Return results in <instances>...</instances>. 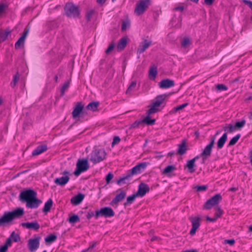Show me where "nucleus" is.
I'll use <instances>...</instances> for the list:
<instances>
[{"label": "nucleus", "mask_w": 252, "mask_h": 252, "mask_svg": "<svg viewBox=\"0 0 252 252\" xmlns=\"http://www.w3.org/2000/svg\"><path fill=\"white\" fill-rule=\"evenodd\" d=\"M24 214V209L22 208H17L12 211L5 212L0 218V226L12 224L14 220L21 218Z\"/></svg>", "instance_id": "1"}, {"label": "nucleus", "mask_w": 252, "mask_h": 252, "mask_svg": "<svg viewBox=\"0 0 252 252\" xmlns=\"http://www.w3.org/2000/svg\"><path fill=\"white\" fill-rule=\"evenodd\" d=\"M106 156V154L104 149H95L90 154V160L94 163H98L104 160Z\"/></svg>", "instance_id": "2"}, {"label": "nucleus", "mask_w": 252, "mask_h": 252, "mask_svg": "<svg viewBox=\"0 0 252 252\" xmlns=\"http://www.w3.org/2000/svg\"><path fill=\"white\" fill-rule=\"evenodd\" d=\"M64 11L65 15L68 17L76 18L79 17L80 11L78 7L72 3L69 2L66 4L64 7Z\"/></svg>", "instance_id": "3"}, {"label": "nucleus", "mask_w": 252, "mask_h": 252, "mask_svg": "<svg viewBox=\"0 0 252 252\" xmlns=\"http://www.w3.org/2000/svg\"><path fill=\"white\" fill-rule=\"evenodd\" d=\"M215 136L212 138L209 143L205 147L202 153L199 156V158H202V160L203 163L211 155L212 149L215 144Z\"/></svg>", "instance_id": "4"}, {"label": "nucleus", "mask_w": 252, "mask_h": 252, "mask_svg": "<svg viewBox=\"0 0 252 252\" xmlns=\"http://www.w3.org/2000/svg\"><path fill=\"white\" fill-rule=\"evenodd\" d=\"M150 4V0H139L134 9V13L137 16L143 14Z\"/></svg>", "instance_id": "5"}, {"label": "nucleus", "mask_w": 252, "mask_h": 252, "mask_svg": "<svg viewBox=\"0 0 252 252\" xmlns=\"http://www.w3.org/2000/svg\"><path fill=\"white\" fill-rule=\"evenodd\" d=\"M89 168L88 161L86 159H79L76 163V169L73 173H81L86 171Z\"/></svg>", "instance_id": "6"}, {"label": "nucleus", "mask_w": 252, "mask_h": 252, "mask_svg": "<svg viewBox=\"0 0 252 252\" xmlns=\"http://www.w3.org/2000/svg\"><path fill=\"white\" fill-rule=\"evenodd\" d=\"M115 213L113 209L108 207L102 208L100 210L96 211L95 212V218L97 219L99 217H104L105 218H109L113 217Z\"/></svg>", "instance_id": "7"}, {"label": "nucleus", "mask_w": 252, "mask_h": 252, "mask_svg": "<svg viewBox=\"0 0 252 252\" xmlns=\"http://www.w3.org/2000/svg\"><path fill=\"white\" fill-rule=\"evenodd\" d=\"M35 191L32 189H27L22 191L19 195V199L22 202H28L32 197L36 196Z\"/></svg>", "instance_id": "8"}, {"label": "nucleus", "mask_w": 252, "mask_h": 252, "mask_svg": "<svg viewBox=\"0 0 252 252\" xmlns=\"http://www.w3.org/2000/svg\"><path fill=\"white\" fill-rule=\"evenodd\" d=\"M221 199V196L220 194H217L206 202L204 205V208L209 210L213 206L218 204Z\"/></svg>", "instance_id": "9"}, {"label": "nucleus", "mask_w": 252, "mask_h": 252, "mask_svg": "<svg viewBox=\"0 0 252 252\" xmlns=\"http://www.w3.org/2000/svg\"><path fill=\"white\" fill-rule=\"evenodd\" d=\"M189 220L191 222L192 228L189 232V234L193 236L195 234L196 230L199 228L200 223V218L199 217H190Z\"/></svg>", "instance_id": "10"}, {"label": "nucleus", "mask_w": 252, "mask_h": 252, "mask_svg": "<svg viewBox=\"0 0 252 252\" xmlns=\"http://www.w3.org/2000/svg\"><path fill=\"white\" fill-rule=\"evenodd\" d=\"M150 188L149 186L145 183H141L139 185L138 190L135 193L138 197H143L146 193L148 192Z\"/></svg>", "instance_id": "11"}, {"label": "nucleus", "mask_w": 252, "mask_h": 252, "mask_svg": "<svg viewBox=\"0 0 252 252\" xmlns=\"http://www.w3.org/2000/svg\"><path fill=\"white\" fill-rule=\"evenodd\" d=\"M40 238L37 237L34 239H31L28 241V247L31 252L36 251L39 246Z\"/></svg>", "instance_id": "12"}, {"label": "nucleus", "mask_w": 252, "mask_h": 252, "mask_svg": "<svg viewBox=\"0 0 252 252\" xmlns=\"http://www.w3.org/2000/svg\"><path fill=\"white\" fill-rule=\"evenodd\" d=\"M84 105L81 102H78L75 105L74 109L72 112V117L73 118L78 117L80 114L83 112Z\"/></svg>", "instance_id": "13"}, {"label": "nucleus", "mask_w": 252, "mask_h": 252, "mask_svg": "<svg viewBox=\"0 0 252 252\" xmlns=\"http://www.w3.org/2000/svg\"><path fill=\"white\" fill-rule=\"evenodd\" d=\"M41 202L40 200L36 198V196H34L26 203V206L29 208H36Z\"/></svg>", "instance_id": "14"}, {"label": "nucleus", "mask_w": 252, "mask_h": 252, "mask_svg": "<svg viewBox=\"0 0 252 252\" xmlns=\"http://www.w3.org/2000/svg\"><path fill=\"white\" fill-rule=\"evenodd\" d=\"M199 158V156H197L194 157L193 158L187 161L186 167L188 169V170L190 173H193L195 172V161L196 160Z\"/></svg>", "instance_id": "15"}, {"label": "nucleus", "mask_w": 252, "mask_h": 252, "mask_svg": "<svg viewBox=\"0 0 252 252\" xmlns=\"http://www.w3.org/2000/svg\"><path fill=\"white\" fill-rule=\"evenodd\" d=\"M147 166L146 162H142L136 165L129 171V173H140L144 171Z\"/></svg>", "instance_id": "16"}, {"label": "nucleus", "mask_w": 252, "mask_h": 252, "mask_svg": "<svg viewBox=\"0 0 252 252\" xmlns=\"http://www.w3.org/2000/svg\"><path fill=\"white\" fill-rule=\"evenodd\" d=\"M175 85L174 81L173 80L166 79L162 80L159 83V87L161 89H167L172 87H173Z\"/></svg>", "instance_id": "17"}, {"label": "nucleus", "mask_w": 252, "mask_h": 252, "mask_svg": "<svg viewBox=\"0 0 252 252\" xmlns=\"http://www.w3.org/2000/svg\"><path fill=\"white\" fill-rule=\"evenodd\" d=\"M21 225L24 227H26L28 229H33L35 230H38L40 225L36 221H32L31 222H23L21 223Z\"/></svg>", "instance_id": "18"}, {"label": "nucleus", "mask_w": 252, "mask_h": 252, "mask_svg": "<svg viewBox=\"0 0 252 252\" xmlns=\"http://www.w3.org/2000/svg\"><path fill=\"white\" fill-rule=\"evenodd\" d=\"M28 31H25L23 32V34L21 37L19 38L18 41L16 42L15 44V47L16 49H19L23 47L24 45L25 39L28 34Z\"/></svg>", "instance_id": "19"}, {"label": "nucleus", "mask_w": 252, "mask_h": 252, "mask_svg": "<svg viewBox=\"0 0 252 252\" xmlns=\"http://www.w3.org/2000/svg\"><path fill=\"white\" fill-rule=\"evenodd\" d=\"M165 98V96L164 94L157 96L156 98L155 102H154L152 105L159 111V108L161 104L163 103Z\"/></svg>", "instance_id": "20"}, {"label": "nucleus", "mask_w": 252, "mask_h": 252, "mask_svg": "<svg viewBox=\"0 0 252 252\" xmlns=\"http://www.w3.org/2000/svg\"><path fill=\"white\" fill-rule=\"evenodd\" d=\"M126 192L124 190H121L119 194H118L115 198H114L111 202V204H117L118 202L122 201L126 197Z\"/></svg>", "instance_id": "21"}, {"label": "nucleus", "mask_w": 252, "mask_h": 252, "mask_svg": "<svg viewBox=\"0 0 252 252\" xmlns=\"http://www.w3.org/2000/svg\"><path fill=\"white\" fill-rule=\"evenodd\" d=\"M151 44V41H148L146 39L144 40L139 46L138 52L140 54L143 53Z\"/></svg>", "instance_id": "22"}, {"label": "nucleus", "mask_w": 252, "mask_h": 252, "mask_svg": "<svg viewBox=\"0 0 252 252\" xmlns=\"http://www.w3.org/2000/svg\"><path fill=\"white\" fill-rule=\"evenodd\" d=\"M187 151V146L186 145V140L184 139L181 143L178 145L177 153L180 155H184Z\"/></svg>", "instance_id": "23"}, {"label": "nucleus", "mask_w": 252, "mask_h": 252, "mask_svg": "<svg viewBox=\"0 0 252 252\" xmlns=\"http://www.w3.org/2000/svg\"><path fill=\"white\" fill-rule=\"evenodd\" d=\"M85 195L82 193H79L71 199V202L72 204H79L84 199Z\"/></svg>", "instance_id": "24"}, {"label": "nucleus", "mask_w": 252, "mask_h": 252, "mask_svg": "<svg viewBox=\"0 0 252 252\" xmlns=\"http://www.w3.org/2000/svg\"><path fill=\"white\" fill-rule=\"evenodd\" d=\"M69 178L67 176H63L61 178H56L54 182L58 185L63 186L65 185L69 181Z\"/></svg>", "instance_id": "25"}, {"label": "nucleus", "mask_w": 252, "mask_h": 252, "mask_svg": "<svg viewBox=\"0 0 252 252\" xmlns=\"http://www.w3.org/2000/svg\"><path fill=\"white\" fill-rule=\"evenodd\" d=\"M47 150V146L46 145H41L37 146L32 152V154L33 156H37Z\"/></svg>", "instance_id": "26"}, {"label": "nucleus", "mask_w": 252, "mask_h": 252, "mask_svg": "<svg viewBox=\"0 0 252 252\" xmlns=\"http://www.w3.org/2000/svg\"><path fill=\"white\" fill-rule=\"evenodd\" d=\"M127 44V38L126 37L122 38L118 42L117 46V50L121 52L123 50Z\"/></svg>", "instance_id": "27"}, {"label": "nucleus", "mask_w": 252, "mask_h": 252, "mask_svg": "<svg viewBox=\"0 0 252 252\" xmlns=\"http://www.w3.org/2000/svg\"><path fill=\"white\" fill-rule=\"evenodd\" d=\"M227 133H224L222 136L219 139L217 142V147L218 149H221L223 147L224 143L227 140Z\"/></svg>", "instance_id": "28"}, {"label": "nucleus", "mask_w": 252, "mask_h": 252, "mask_svg": "<svg viewBox=\"0 0 252 252\" xmlns=\"http://www.w3.org/2000/svg\"><path fill=\"white\" fill-rule=\"evenodd\" d=\"M158 73L157 67L156 66H153L150 68L149 70V76L150 79L154 80Z\"/></svg>", "instance_id": "29"}, {"label": "nucleus", "mask_w": 252, "mask_h": 252, "mask_svg": "<svg viewBox=\"0 0 252 252\" xmlns=\"http://www.w3.org/2000/svg\"><path fill=\"white\" fill-rule=\"evenodd\" d=\"M98 105L99 102H92L86 106V108L88 110H91L93 111H95L97 110Z\"/></svg>", "instance_id": "30"}, {"label": "nucleus", "mask_w": 252, "mask_h": 252, "mask_svg": "<svg viewBox=\"0 0 252 252\" xmlns=\"http://www.w3.org/2000/svg\"><path fill=\"white\" fill-rule=\"evenodd\" d=\"M57 239V236L55 234H51L48 235L45 238V241L46 243L51 244L55 242Z\"/></svg>", "instance_id": "31"}, {"label": "nucleus", "mask_w": 252, "mask_h": 252, "mask_svg": "<svg viewBox=\"0 0 252 252\" xmlns=\"http://www.w3.org/2000/svg\"><path fill=\"white\" fill-rule=\"evenodd\" d=\"M53 205V201L51 199H49L45 203L44 208L43 209V212L47 213L50 211Z\"/></svg>", "instance_id": "32"}, {"label": "nucleus", "mask_w": 252, "mask_h": 252, "mask_svg": "<svg viewBox=\"0 0 252 252\" xmlns=\"http://www.w3.org/2000/svg\"><path fill=\"white\" fill-rule=\"evenodd\" d=\"M147 116L143 120L142 122L148 125H153L155 123L156 120L155 119H151L150 117L151 115H148V113H147Z\"/></svg>", "instance_id": "33"}, {"label": "nucleus", "mask_w": 252, "mask_h": 252, "mask_svg": "<svg viewBox=\"0 0 252 252\" xmlns=\"http://www.w3.org/2000/svg\"><path fill=\"white\" fill-rule=\"evenodd\" d=\"M133 174H128L127 176L124 177L123 178H121L119 180L117 181V184L119 185H122L123 184H127V182L126 181L128 180L129 178Z\"/></svg>", "instance_id": "34"}, {"label": "nucleus", "mask_w": 252, "mask_h": 252, "mask_svg": "<svg viewBox=\"0 0 252 252\" xmlns=\"http://www.w3.org/2000/svg\"><path fill=\"white\" fill-rule=\"evenodd\" d=\"M11 31H6L5 32H0V42L4 41L10 33Z\"/></svg>", "instance_id": "35"}, {"label": "nucleus", "mask_w": 252, "mask_h": 252, "mask_svg": "<svg viewBox=\"0 0 252 252\" xmlns=\"http://www.w3.org/2000/svg\"><path fill=\"white\" fill-rule=\"evenodd\" d=\"M20 75L17 72L14 76L12 81L10 83V85L12 88H14L17 84L19 80Z\"/></svg>", "instance_id": "36"}, {"label": "nucleus", "mask_w": 252, "mask_h": 252, "mask_svg": "<svg viewBox=\"0 0 252 252\" xmlns=\"http://www.w3.org/2000/svg\"><path fill=\"white\" fill-rule=\"evenodd\" d=\"M9 237L12 240V241H13L14 242H18L20 241L19 235L16 233L14 231L11 233Z\"/></svg>", "instance_id": "37"}, {"label": "nucleus", "mask_w": 252, "mask_h": 252, "mask_svg": "<svg viewBox=\"0 0 252 252\" xmlns=\"http://www.w3.org/2000/svg\"><path fill=\"white\" fill-rule=\"evenodd\" d=\"M70 85V81H66L61 90V96H63L64 95L65 91L69 88Z\"/></svg>", "instance_id": "38"}, {"label": "nucleus", "mask_w": 252, "mask_h": 252, "mask_svg": "<svg viewBox=\"0 0 252 252\" xmlns=\"http://www.w3.org/2000/svg\"><path fill=\"white\" fill-rule=\"evenodd\" d=\"M176 169L175 166L173 165H168L164 168L163 173H170L174 171Z\"/></svg>", "instance_id": "39"}, {"label": "nucleus", "mask_w": 252, "mask_h": 252, "mask_svg": "<svg viewBox=\"0 0 252 252\" xmlns=\"http://www.w3.org/2000/svg\"><path fill=\"white\" fill-rule=\"evenodd\" d=\"M136 197H138L136 195V193L133 194V195L128 196L126 199V202L124 203V205H126L127 204H131L133 201L135 200Z\"/></svg>", "instance_id": "40"}, {"label": "nucleus", "mask_w": 252, "mask_h": 252, "mask_svg": "<svg viewBox=\"0 0 252 252\" xmlns=\"http://www.w3.org/2000/svg\"><path fill=\"white\" fill-rule=\"evenodd\" d=\"M95 13V10L94 9L90 10L87 11L86 14V18L87 21H90L91 20L93 15Z\"/></svg>", "instance_id": "41"}, {"label": "nucleus", "mask_w": 252, "mask_h": 252, "mask_svg": "<svg viewBox=\"0 0 252 252\" xmlns=\"http://www.w3.org/2000/svg\"><path fill=\"white\" fill-rule=\"evenodd\" d=\"M190 44V40L188 37L184 38L181 42V46L184 48L188 47Z\"/></svg>", "instance_id": "42"}, {"label": "nucleus", "mask_w": 252, "mask_h": 252, "mask_svg": "<svg viewBox=\"0 0 252 252\" xmlns=\"http://www.w3.org/2000/svg\"><path fill=\"white\" fill-rule=\"evenodd\" d=\"M12 245V240L9 237L6 239V241L4 244L1 246L0 248L4 249L6 250H8V247L11 246Z\"/></svg>", "instance_id": "43"}, {"label": "nucleus", "mask_w": 252, "mask_h": 252, "mask_svg": "<svg viewBox=\"0 0 252 252\" xmlns=\"http://www.w3.org/2000/svg\"><path fill=\"white\" fill-rule=\"evenodd\" d=\"M241 135L240 134H238L235 136L233 137L229 142V146L234 145L240 138Z\"/></svg>", "instance_id": "44"}, {"label": "nucleus", "mask_w": 252, "mask_h": 252, "mask_svg": "<svg viewBox=\"0 0 252 252\" xmlns=\"http://www.w3.org/2000/svg\"><path fill=\"white\" fill-rule=\"evenodd\" d=\"M188 105V103H185L181 105L175 107L172 110L171 112L173 113H176L177 111L183 109Z\"/></svg>", "instance_id": "45"}, {"label": "nucleus", "mask_w": 252, "mask_h": 252, "mask_svg": "<svg viewBox=\"0 0 252 252\" xmlns=\"http://www.w3.org/2000/svg\"><path fill=\"white\" fill-rule=\"evenodd\" d=\"M136 87V82H132L129 86L128 87L126 93V94H130L133 91H134Z\"/></svg>", "instance_id": "46"}, {"label": "nucleus", "mask_w": 252, "mask_h": 252, "mask_svg": "<svg viewBox=\"0 0 252 252\" xmlns=\"http://www.w3.org/2000/svg\"><path fill=\"white\" fill-rule=\"evenodd\" d=\"M80 221V219L77 215H74L69 219V222L71 223H74Z\"/></svg>", "instance_id": "47"}, {"label": "nucleus", "mask_w": 252, "mask_h": 252, "mask_svg": "<svg viewBox=\"0 0 252 252\" xmlns=\"http://www.w3.org/2000/svg\"><path fill=\"white\" fill-rule=\"evenodd\" d=\"M246 124V121L245 120H242L240 122H236L235 124L236 129H241Z\"/></svg>", "instance_id": "48"}, {"label": "nucleus", "mask_w": 252, "mask_h": 252, "mask_svg": "<svg viewBox=\"0 0 252 252\" xmlns=\"http://www.w3.org/2000/svg\"><path fill=\"white\" fill-rule=\"evenodd\" d=\"M224 130H228L229 132H231L236 130V128L235 125H232L231 124H229L227 126L224 127Z\"/></svg>", "instance_id": "49"}, {"label": "nucleus", "mask_w": 252, "mask_h": 252, "mask_svg": "<svg viewBox=\"0 0 252 252\" xmlns=\"http://www.w3.org/2000/svg\"><path fill=\"white\" fill-rule=\"evenodd\" d=\"M223 213L222 210L220 207H217V212L215 213V218H217V219L219 218H220L222 215Z\"/></svg>", "instance_id": "50"}, {"label": "nucleus", "mask_w": 252, "mask_h": 252, "mask_svg": "<svg viewBox=\"0 0 252 252\" xmlns=\"http://www.w3.org/2000/svg\"><path fill=\"white\" fill-rule=\"evenodd\" d=\"M216 88L220 91H226L227 90V87L222 84H218L216 86Z\"/></svg>", "instance_id": "51"}, {"label": "nucleus", "mask_w": 252, "mask_h": 252, "mask_svg": "<svg viewBox=\"0 0 252 252\" xmlns=\"http://www.w3.org/2000/svg\"><path fill=\"white\" fill-rule=\"evenodd\" d=\"M115 46V44L114 42L111 43V44L108 46V48L105 51V53L106 54H108L110 53L111 51H112Z\"/></svg>", "instance_id": "52"}, {"label": "nucleus", "mask_w": 252, "mask_h": 252, "mask_svg": "<svg viewBox=\"0 0 252 252\" xmlns=\"http://www.w3.org/2000/svg\"><path fill=\"white\" fill-rule=\"evenodd\" d=\"M130 26L129 22L128 21L123 22L122 25V30L126 31Z\"/></svg>", "instance_id": "53"}, {"label": "nucleus", "mask_w": 252, "mask_h": 252, "mask_svg": "<svg viewBox=\"0 0 252 252\" xmlns=\"http://www.w3.org/2000/svg\"><path fill=\"white\" fill-rule=\"evenodd\" d=\"M158 111V110H157L156 108H155L152 105L151 107L148 110V115H151L152 114L157 113Z\"/></svg>", "instance_id": "54"}, {"label": "nucleus", "mask_w": 252, "mask_h": 252, "mask_svg": "<svg viewBox=\"0 0 252 252\" xmlns=\"http://www.w3.org/2000/svg\"><path fill=\"white\" fill-rule=\"evenodd\" d=\"M120 140L121 139L119 136H115L113 138L112 145L114 146L115 144L119 143L120 142Z\"/></svg>", "instance_id": "55"}, {"label": "nucleus", "mask_w": 252, "mask_h": 252, "mask_svg": "<svg viewBox=\"0 0 252 252\" xmlns=\"http://www.w3.org/2000/svg\"><path fill=\"white\" fill-rule=\"evenodd\" d=\"M207 189L206 186H198L197 187V190L198 191H204Z\"/></svg>", "instance_id": "56"}, {"label": "nucleus", "mask_w": 252, "mask_h": 252, "mask_svg": "<svg viewBox=\"0 0 252 252\" xmlns=\"http://www.w3.org/2000/svg\"><path fill=\"white\" fill-rule=\"evenodd\" d=\"M113 178V174H107L106 178L107 184H109L110 180Z\"/></svg>", "instance_id": "57"}, {"label": "nucleus", "mask_w": 252, "mask_h": 252, "mask_svg": "<svg viewBox=\"0 0 252 252\" xmlns=\"http://www.w3.org/2000/svg\"><path fill=\"white\" fill-rule=\"evenodd\" d=\"M224 243L228 244L230 245H233L235 243V240L234 239L225 240Z\"/></svg>", "instance_id": "58"}, {"label": "nucleus", "mask_w": 252, "mask_h": 252, "mask_svg": "<svg viewBox=\"0 0 252 252\" xmlns=\"http://www.w3.org/2000/svg\"><path fill=\"white\" fill-rule=\"evenodd\" d=\"M243 2L247 4L249 7L252 10V1L248 0H243Z\"/></svg>", "instance_id": "59"}, {"label": "nucleus", "mask_w": 252, "mask_h": 252, "mask_svg": "<svg viewBox=\"0 0 252 252\" xmlns=\"http://www.w3.org/2000/svg\"><path fill=\"white\" fill-rule=\"evenodd\" d=\"M95 216V214L93 212H89L87 215V218L90 219L92 217Z\"/></svg>", "instance_id": "60"}, {"label": "nucleus", "mask_w": 252, "mask_h": 252, "mask_svg": "<svg viewBox=\"0 0 252 252\" xmlns=\"http://www.w3.org/2000/svg\"><path fill=\"white\" fill-rule=\"evenodd\" d=\"M184 10V7L183 6H177V7L174 8V9H173L174 11H183Z\"/></svg>", "instance_id": "61"}, {"label": "nucleus", "mask_w": 252, "mask_h": 252, "mask_svg": "<svg viewBox=\"0 0 252 252\" xmlns=\"http://www.w3.org/2000/svg\"><path fill=\"white\" fill-rule=\"evenodd\" d=\"M214 1L215 0H204V3L208 5H211Z\"/></svg>", "instance_id": "62"}, {"label": "nucleus", "mask_w": 252, "mask_h": 252, "mask_svg": "<svg viewBox=\"0 0 252 252\" xmlns=\"http://www.w3.org/2000/svg\"><path fill=\"white\" fill-rule=\"evenodd\" d=\"M206 220L208 221H211V222H215L217 220V218H215V217L214 218H211L208 216L206 217Z\"/></svg>", "instance_id": "63"}, {"label": "nucleus", "mask_w": 252, "mask_h": 252, "mask_svg": "<svg viewBox=\"0 0 252 252\" xmlns=\"http://www.w3.org/2000/svg\"><path fill=\"white\" fill-rule=\"evenodd\" d=\"M107 0H97L96 2L98 4L102 5H103Z\"/></svg>", "instance_id": "64"}]
</instances>
